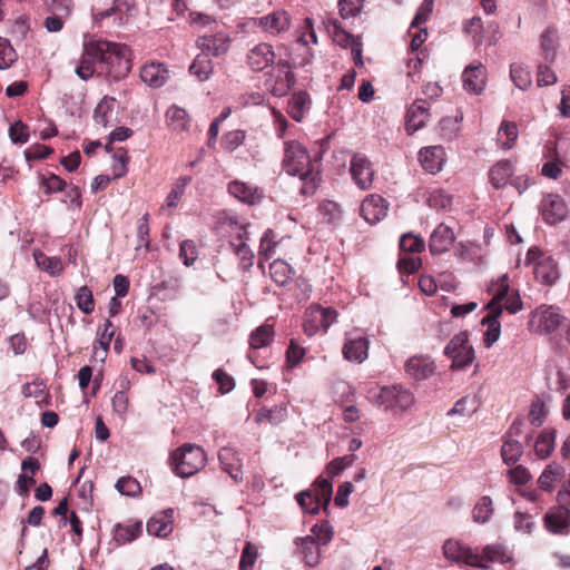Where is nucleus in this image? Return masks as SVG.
Instances as JSON below:
<instances>
[{"mask_svg": "<svg viewBox=\"0 0 570 570\" xmlns=\"http://www.w3.org/2000/svg\"><path fill=\"white\" fill-rule=\"evenodd\" d=\"M130 69V50L126 45L97 39L85 43V51L76 73L82 80H88L96 70H99L101 73L119 79L127 76Z\"/></svg>", "mask_w": 570, "mask_h": 570, "instance_id": "obj_1", "label": "nucleus"}, {"mask_svg": "<svg viewBox=\"0 0 570 570\" xmlns=\"http://www.w3.org/2000/svg\"><path fill=\"white\" fill-rule=\"evenodd\" d=\"M321 156L311 157L306 148L297 140H288L284 146L283 168L292 176H297L304 183L302 193L314 194L321 179Z\"/></svg>", "mask_w": 570, "mask_h": 570, "instance_id": "obj_2", "label": "nucleus"}, {"mask_svg": "<svg viewBox=\"0 0 570 570\" xmlns=\"http://www.w3.org/2000/svg\"><path fill=\"white\" fill-rule=\"evenodd\" d=\"M509 291V277L507 274L502 275L497 282L492 283L489 292L493 295L492 299L487 304L485 308L488 314L482 318L481 324L487 326L483 334V344L490 348L501 335V324L499 317L502 315V299L507 296Z\"/></svg>", "mask_w": 570, "mask_h": 570, "instance_id": "obj_3", "label": "nucleus"}, {"mask_svg": "<svg viewBox=\"0 0 570 570\" xmlns=\"http://www.w3.org/2000/svg\"><path fill=\"white\" fill-rule=\"evenodd\" d=\"M207 455L205 450L194 443H184L169 455V466L179 478H189L205 468Z\"/></svg>", "mask_w": 570, "mask_h": 570, "instance_id": "obj_4", "label": "nucleus"}, {"mask_svg": "<svg viewBox=\"0 0 570 570\" xmlns=\"http://www.w3.org/2000/svg\"><path fill=\"white\" fill-rule=\"evenodd\" d=\"M197 46L202 52L195 58L189 67L191 75L199 81H205L213 72L210 56L219 57L227 52L229 38H198Z\"/></svg>", "mask_w": 570, "mask_h": 570, "instance_id": "obj_5", "label": "nucleus"}, {"mask_svg": "<svg viewBox=\"0 0 570 570\" xmlns=\"http://www.w3.org/2000/svg\"><path fill=\"white\" fill-rule=\"evenodd\" d=\"M366 397L371 403L394 412H403L414 404L413 394L402 385L371 386L366 391Z\"/></svg>", "mask_w": 570, "mask_h": 570, "instance_id": "obj_6", "label": "nucleus"}, {"mask_svg": "<svg viewBox=\"0 0 570 570\" xmlns=\"http://www.w3.org/2000/svg\"><path fill=\"white\" fill-rule=\"evenodd\" d=\"M135 11L134 0H114L108 8H92V21L101 32H111L114 27L126 23Z\"/></svg>", "mask_w": 570, "mask_h": 570, "instance_id": "obj_7", "label": "nucleus"}, {"mask_svg": "<svg viewBox=\"0 0 570 570\" xmlns=\"http://www.w3.org/2000/svg\"><path fill=\"white\" fill-rule=\"evenodd\" d=\"M288 14L284 10H276L262 18H250L239 24L244 33H271L279 35L288 30Z\"/></svg>", "mask_w": 570, "mask_h": 570, "instance_id": "obj_8", "label": "nucleus"}, {"mask_svg": "<svg viewBox=\"0 0 570 570\" xmlns=\"http://www.w3.org/2000/svg\"><path fill=\"white\" fill-rule=\"evenodd\" d=\"M525 264L533 265L535 279L544 285H552L559 278L558 264L554 258L538 247L529 248Z\"/></svg>", "mask_w": 570, "mask_h": 570, "instance_id": "obj_9", "label": "nucleus"}, {"mask_svg": "<svg viewBox=\"0 0 570 570\" xmlns=\"http://www.w3.org/2000/svg\"><path fill=\"white\" fill-rule=\"evenodd\" d=\"M444 355L452 360V370L470 366L475 360V353L469 342V333L463 331L454 335L444 347Z\"/></svg>", "mask_w": 570, "mask_h": 570, "instance_id": "obj_10", "label": "nucleus"}, {"mask_svg": "<svg viewBox=\"0 0 570 570\" xmlns=\"http://www.w3.org/2000/svg\"><path fill=\"white\" fill-rule=\"evenodd\" d=\"M294 83V75L287 61H278L265 80L266 89L275 97L285 96Z\"/></svg>", "mask_w": 570, "mask_h": 570, "instance_id": "obj_11", "label": "nucleus"}, {"mask_svg": "<svg viewBox=\"0 0 570 570\" xmlns=\"http://www.w3.org/2000/svg\"><path fill=\"white\" fill-rule=\"evenodd\" d=\"M350 174L355 185L367 190L372 188L375 170L373 164L363 154H354L350 161Z\"/></svg>", "mask_w": 570, "mask_h": 570, "instance_id": "obj_12", "label": "nucleus"}, {"mask_svg": "<svg viewBox=\"0 0 570 570\" xmlns=\"http://www.w3.org/2000/svg\"><path fill=\"white\" fill-rule=\"evenodd\" d=\"M443 554L446 560L455 563H464L470 567L480 566L481 558L468 544L455 540L448 539L443 544Z\"/></svg>", "mask_w": 570, "mask_h": 570, "instance_id": "obj_13", "label": "nucleus"}, {"mask_svg": "<svg viewBox=\"0 0 570 570\" xmlns=\"http://www.w3.org/2000/svg\"><path fill=\"white\" fill-rule=\"evenodd\" d=\"M410 53L414 57L407 59V78L416 83L421 80V67L429 58V50L424 46L425 38H411Z\"/></svg>", "mask_w": 570, "mask_h": 570, "instance_id": "obj_14", "label": "nucleus"}, {"mask_svg": "<svg viewBox=\"0 0 570 570\" xmlns=\"http://www.w3.org/2000/svg\"><path fill=\"white\" fill-rule=\"evenodd\" d=\"M431 118L430 104L426 99H416L406 111L405 129L409 135L423 128Z\"/></svg>", "mask_w": 570, "mask_h": 570, "instance_id": "obj_15", "label": "nucleus"}, {"mask_svg": "<svg viewBox=\"0 0 570 570\" xmlns=\"http://www.w3.org/2000/svg\"><path fill=\"white\" fill-rule=\"evenodd\" d=\"M464 90L480 95L487 85V69L480 61H473L465 67L462 73Z\"/></svg>", "mask_w": 570, "mask_h": 570, "instance_id": "obj_16", "label": "nucleus"}, {"mask_svg": "<svg viewBox=\"0 0 570 570\" xmlns=\"http://www.w3.org/2000/svg\"><path fill=\"white\" fill-rule=\"evenodd\" d=\"M361 216L371 225L382 220L387 213V202L377 194H371L361 204Z\"/></svg>", "mask_w": 570, "mask_h": 570, "instance_id": "obj_17", "label": "nucleus"}, {"mask_svg": "<svg viewBox=\"0 0 570 570\" xmlns=\"http://www.w3.org/2000/svg\"><path fill=\"white\" fill-rule=\"evenodd\" d=\"M568 208L563 198L559 195L550 194L541 202V215L546 223L557 224L564 219Z\"/></svg>", "mask_w": 570, "mask_h": 570, "instance_id": "obj_18", "label": "nucleus"}, {"mask_svg": "<svg viewBox=\"0 0 570 570\" xmlns=\"http://www.w3.org/2000/svg\"><path fill=\"white\" fill-rule=\"evenodd\" d=\"M543 160L542 176L551 179L560 178L563 173L564 161L558 153L557 142L549 141L544 145Z\"/></svg>", "mask_w": 570, "mask_h": 570, "instance_id": "obj_19", "label": "nucleus"}, {"mask_svg": "<svg viewBox=\"0 0 570 570\" xmlns=\"http://www.w3.org/2000/svg\"><path fill=\"white\" fill-rule=\"evenodd\" d=\"M538 320V326L543 333L554 332L562 323L563 316L554 306H540L532 315L531 321Z\"/></svg>", "mask_w": 570, "mask_h": 570, "instance_id": "obj_20", "label": "nucleus"}, {"mask_svg": "<svg viewBox=\"0 0 570 570\" xmlns=\"http://www.w3.org/2000/svg\"><path fill=\"white\" fill-rule=\"evenodd\" d=\"M455 240L452 228L445 224H440L433 230L429 240V249L432 255H441L448 252Z\"/></svg>", "mask_w": 570, "mask_h": 570, "instance_id": "obj_21", "label": "nucleus"}, {"mask_svg": "<svg viewBox=\"0 0 570 570\" xmlns=\"http://www.w3.org/2000/svg\"><path fill=\"white\" fill-rule=\"evenodd\" d=\"M146 528L150 535L167 538L174 530V510L167 509L154 514L148 520Z\"/></svg>", "mask_w": 570, "mask_h": 570, "instance_id": "obj_22", "label": "nucleus"}, {"mask_svg": "<svg viewBox=\"0 0 570 570\" xmlns=\"http://www.w3.org/2000/svg\"><path fill=\"white\" fill-rule=\"evenodd\" d=\"M419 160L426 171L436 174L445 163V149L440 145L423 147L419 153Z\"/></svg>", "mask_w": 570, "mask_h": 570, "instance_id": "obj_23", "label": "nucleus"}, {"mask_svg": "<svg viewBox=\"0 0 570 570\" xmlns=\"http://www.w3.org/2000/svg\"><path fill=\"white\" fill-rule=\"evenodd\" d=\"M434 371L435 364L430 356L415 355L405 363V372L417 381L428 379Z\"/></svg>", "mask_w": 570, "mask_h": 570, "instance_id": "obj_24", "label": "nucleus"}, {"mask_svg": "<svg viewBox=\"0 0 570 570\" xmlns=\"http://www.w3.org/2000/svg\"><path fill=\"white\" fill-rule=\"evenodd\" d=\"M218 459L223 470L228 473L236 482L243 480L242 459L233 448H222L218 452Z\"/></svg>", "mask_w": 570, "mask_h": 570, "instance_id": "obj_25", "label": "nucleus"}, {"mask_svg": "<svg viewBox=\"0 0 570 570\" xmlns=\"http://www.w3.org/2000/svg\"><path fill=\"white\" fill-rule=\"evenodd\" d=\"M22 474L18 478V493L19 495L27 497L30 487L36 484L35 475L40 470V463L37 458L28 456L21 463Z\"/></svg>", "mask_w": 570, "mask_h": 570, "instance_id": "obj_26", "label": "nucleus"}, {"mask_svg": "<svg viewBox=\"0 0 570 570\" xmlns=\"http://www.w3.org/2000/svg\"><path fill=\"white\" fill-rule=\"evenodd\" d=\"M142 532V522L128 520L124 523L115 524L112 529V540L116 546H124L136 540Z\"/></svg>", "mask_w": 570, "mask_h": 570, "instance_id": "obj_27", "label": "nucleus"}, {"mask_svg": "<svg viewBox=\"0 0 570 570\" xmlns=\"http://www.w3.org/2000/svg\"><path fill=\"white\" fill-rule=\"evenodd\" d=\"M275 53L269 43L262 42L249 50L247 62L254 71H261L273 62Z\"/></svg>", "mask_w": 570, "mask_h": 570, "instance_id": "obj_28", "label": "nucleus"}, {"mask_svg": "<svg viewBox=\"0 0 570 570\" xmlns=\"http://www.w3.org/2000/svg\"><path fill=\"white\" fill-rule=\"evenodd\" d=\"M514 167L510 160H499L489 170V181L495 189L505 187L512 180Z\"/></svg>", "mask_w": 570, "mask_h": 570, "instance_id": "obj_29", "label": "nucleus"}, {"mask_svg": "<svg viewBox=\"0 0 570 570\" xmlns=\"http://www.w3.org/2000/svg\"><path fill=\"white\" fill-rule=\"evenodd\" d=\"M227 189L235 198L249 205L259 203L263 197V191L261 189L239 180L230 181Z\"/></svg>", "mask_w": 570, "mask_h": 570, "instance_id": "obj_30", "label": "nucleus"}, {"mask_svg": "<svg viewBox=\"0 0 570 570\" xmlns=\"http://www.w3.org/2000/svg\"><path fill=\"white\" fill-rule=\"evenodd\" d=\"M167 127L175 132L188 131L191 124V118L188 112L176 105L170 106L166 111Z\"/></svg>", "mask_w": 570, "mask_h": 570, "instance_id": "obj_31", "label": "nucleus"}, {"mask_svg": "<svg viewBox=\"0 0 570 570\" xmlns=\"http://www.w3.org/2000/svg\"><path fill=\"white\" fill-rule=\"evenodd\" d=\"M368 344L366 337L347 340L343 346L342 353L350 362L363 363L368 356Z\"/></svg>", "mask_w": 570, "mask_h": 570, "instance_id": "obj_32", "label": "nucleus"}, {"mask_svg": "<svg viewBox=\"0 0 570 570\" xmlns=\"http://www.w3.org/2000/svg\"><path fill=\"white\" fill-rule=\"evenodd\" d=\"M169 73L166 67L159 62L145 65L140 70V78L151 87H161L168 79Z\"/></svg>", "mask_w": 570, "mask_h": 570, "instance_id": "obj_33", "label": "nucleus"}, {"mask_svg": "<svg viewBox=\"0 0 570 570\" xmlns=\"http://www.w3.org/2000/svg\"><path fill=\"white\" fill-rule=\"evenodd\" d=\"M570 521V509L560 505L554 511H550L544 515V525L552 533H561L568 528Z\"/></svg>", "mask_w": 570, "mask_h": 570, "instance_id": "obj_34", "label": "nucleus"}, {"mask_svg": "<svg viewBox=\"0 0 570 570\" xmlns=\"http://www.w3.org/2000/svg\"><path fill=\"white\" fill-rule=\"evenodd\" d=\"M479 558H481V564L475 566L476 568H485L487 562L507 563L513 560L512 556L508 554L505 546L501 543L487 544L482 553H479Z\"/></svg>", "mask_w": 570, "mask_h": 570, "instance_id": "obj_35", "label": "nucleus"}, {"mask_svg": "<svg viewBox=\"0 0 570 570\" xmlns=\"http://www.w3.org/2000/svg\"><path fill=\"white\" fill-rule=\"evenodd\" d=\"M311 107V99L306 91H297L292 95L287 105V114L295 121H302L305 112Z\"/></svg>", "mask_w": 570, "mask_h": 570, "instance_id": "obj_36", "label": "nucleus"}, {"mask_svg": "<svg viewBox=\"0 0 570 570\" xmlns=\"http://www.w3.org/2000/svg\"><path fill=\"white\" fill-rule=\"evenodd\" d=\"M324 312L321 305H311L305 312L304 332L308 336H313L323 331Z\"/></svg>", "mask_w": 570, "mask_h": 570, "instance_id": "obj_37", "label": "nucleus"}, {"mask_svg": "<svg viewBox=\"0 0 570 570\" xmlns=\"http://www.w3.org/2000/svg\"><path fill=\"white\" fill-rule=\"evenodd\" d=\"M116 100L111 97H104L102 100L97 105L94 111V120L97 125L102 126L104 128L111 125L115 120L114 111H115Z\"/></svg>", "mask_w": 570, "mask_h": 570, "instance_id": "obj_38", "label": "nucleus"}, {"mask_svg": "<svg viewBox=\"0 0 570 570\" xmlns=\"http://www.w3.org/2000/svg\"><path fill=\"white\" fill-rule=\"evenodd\" d=\"M299 552L308 567H315L320 563L321 551L317 540L307 535L299 541Z\"/></svg>", "mask_w": 570, "mask_h": 570, "instance_id": "obj_39", "label": "nucleus"}, {"mask_svg": "<svg viewBox=\"0 0 570 570\" xmlns=\"http://www.w3.org/2000/svg\"><path fill=\"white\" fill-rule=\"evenodd\" d=\"M274 336V325L266 322L250 333L249 346L255 350L266 347L272 344Z\"/></svg>", "mask_w": 570, "mask_h": 570, "instance_id": "obj_40", "label": "nucleus"}, {"mask_svg": "<svg viewBox=\"0 0 570 570\" xmlns=\"http://www.w3.org/2000/svg\"><path fill=\"white\" fill-rule=\"evenodd\" d=\"M287 416V410L283 405H274L272 407H261L255 414L256 423L279 424Z\"/></svg>", "mask_w": 570, "mask_h": 570, "instance_id": "obj_41", "label": "nucleus"}, {"mask_svg": "<svg viewBox=\"0 0 570 570\" xmlns=\"http://www.w3.org/2000/svg\"><path fill=\"white\" fill-rule=\"evenodd\" d=\"M313 495L315 497V501L318 503L320 507H324V509L327 508L332 500V493H333V484L328 479H324L322 476H318L314 484H313Z\"/></svg>", "mask_w": 570, "mask_h": 570, "instance_id": "obj_42", "label": "nucleus"}, {"mask_svg": "<svg viewBox=\"0 0 570 570\" xmlns=\"http://www.w3.org/2000/svg\"><path fill=\"white\" fill-rule=\"evenodd\" d=\"M494 513L493 501L489 495L481 497L472 510L473 521L476 523H487Z\"/></svg>", "mask_w": 570, "mask_h": 570, "instance_id": "obj_43", "label": "nucleus"}, {"mask_svg": "<svg viewBox=\"0 0 570 570\" xmlns=\"http://www.w3.org/2000/svg\"><path fill=\"white\" fill-rule=\"evenodd\" d=\"M22 395L24 397H33L40 405H49L50 395L47 392V386L43 381L35 380L31 383H26L22 386Z\"/></svg>", "mask_w": 570, "mask_h": 570, "instance_id": "obj_44", "label": "nucleus"}, {"mask_svg": "<svg viewBox=\"0 0 570 570\" xmlns=\"http://www.w3.org/2000/svg\"><path fill=\"white\" fill-rule=\"evenodd\" d=\"M556 431L544 430L542 431L534 444V452L540 459H547L551 455L554 449Z\"/></svg>", "mask_w": 570, "mask_h": 570, "instance_id": "obj_45", "label": "nucleus"}, {"mask_svg": "<svg viewBox=\"0 0 570 570\" xmlns=\"http://www.w3.org/2000/svg\"><path fill=\"white\" fill-rule=\"evenodd\" d=\"M518 126L512 121H502L499 130H498V144L504 148L510 149L513 147L515 140L518 139Z\"/></svg>", "mask_w": 570, "mask_h": 570, "instance_id": "obj_46", "label": "nucleus"}, {"mask_svg": "<svg viewBox=\"0 0 570 570\" xmlns=\"http://www.w3.org/2000/svg\"><path fill=\"white\" fill-rule=\"evenodd\" d=\"M269 275L277 285L284 286L291 281L293 269L285 261L275 259L269 265Z\"/></svg>", "mask_w": 570, "mask_h": 570, "instance_id": "obj_47", "label": "nucleus"}, {"mask_svg": "<svg viewBox=\"0 0 570 570\" xmlns=\"http://www.w3.org/2000/svg\"><path fill=\"white\" fill-rule=\"evenodd\" d=\"M522 453L523 446L519 441L505 438L501 446V456L505 464H515L521 458Z\"/></svg>", "mask_w": 570, "mask_h": 570, "instance_id": "obj_48", "label": "nucleus"}, {"mask_svg": "<svg viewBox=\"0 0 570 570\" xmlns=\"http://www.w3.org/2000/svg\"><path fill=\"white\" fill-rule=\"evenodd\" d=\"M510 78L521 90H527L532 83L530 70L520 63H512L510 67Z\"/></svg>", "mask_w": 570, "mask_h": 570, "instance_id": "obj_49", "label": "nucleus"}, {"mask_svg": "<svg viewBox=\"0 0 570 570\" xmlns=\"http://www.w3.org/2000/svg\"><path fill=\"white\" fill-rule=\"evenodd\" d=\"M75 302L77 307L85 314H91L95 311L94 295L87 285H83L77 289Z\"/></svg>", "mask_w": 570, "mask_h": 570, "instance_id": "obj_50", "label": "nucleus"}, {"mask_svg": "<svg viewBox=\"0 0 570 570\" xmlns=\"http://www.w3.org/2000/svg\"><path fill=\"white\" fill-rule=\"evenodd\" d=\"M400 248L403 254L421 253L425 248V242L422 237L411 233L404 234L400 239Z\"/></svg>", "mask_w": 570, "mask_h": 570, "instance_id": "obj_51", "label": "nucleus"}, {"mask_svg": "<svg viewBox=\"0 0 570 570\" xmlns=\"http://www.w3.org/2000/svg\"><path fill=\"white\" fill-rule=\"evenodd\" d=\"M246 138V131L242 129H235L227 131L222 137V147L227 153H233L236 150L239 146H242Z\"/></svg>", "mask_w": 570, "mask_h": 570, "instance_id": "obj_52", "label": "nucleus"}, {"mask_svg": "<svg viewBox=\"0 0 570 570\" xmlns=\"http://www.w3.org/2000/svg\"><path fill=\"white\" fill-rule=\"evenodd\" d=\"M115 487L124 495L137 497L141 493L140 483L130 475L118 479Z\"/></svg>", "mask_w": 570, "mask_h": 570, "instance_id": "obj_53", "label": "nucleus"}, {"mask_svg": "<svg viewBox=\"0 0 570 570\" xmlns=\"http://www.w3.org/2000/svg\"><path fill=\"white\" fill-rule=\"evenodd\" d=\"M18 55L8 38H0V69L9 68Z\"/></svg>", "mask_w": 570, "mask_h": 570, "instance_id": "obj_54", "label": "nucleus"}, {"mask_svg": "<svg viewBox=\"0 0 570 570\" xmlns=\"http://www.w3.org/2000/svg\"><path fill=\"white\" fill-rule=\"evenodd\" d=\"M190 181L191 177L189 176H183L176 181L171 191L166 198V205L168 207L177 206L178 200L181 198L183 194L185 193V188L190 184Z\"/></svg>", "mask_w": 570, "mask_h": 570, "instance_id": "obj_55", "label": "nucleus"}, {"mask_svg": "<svg viewBox=\"0 0 570 570\" xmlns=\"http://www.w3.org/2000/svg\"><path fill=\"white\" fill-rule=\"evenodd\" d=\"M421 258L413 254H402L397 261V268L401 274H413L419 271Z\"/></svg>", "mask_w": 570, "mask_h": 570, "instance_id": "obj_56", "label": "nucleus"}, {"mask_svg": "<svg viewBox=\"0 0 570 570\" xmlns=\"http://www.w3.org/2000/svg\"><path fill=\"white\" fill-rule=\"evenodd\" d=\"M296 501L299 507L307 513L317 514L321 507L315 501V497L311 490H305L296 494Z\"/></svg>", "mask_w": 570, "mask_h": 570, "instance_id": "obj_57", "label": "nucleus"}, {"mask_svg": "<svg viewBox=\"0 0 570 570\" xmlns=\"http://www.w3.org/2000/svg\"><path fill=\"white\" fill-rule=\"evenodd\" d=\"M426 202L430 207L442 209L451 205V196L443 189L435 188L429 191Z\"/></svg>", "mask_w": 570, "mask_h": 570, "instance_id": "obj_58", "label": "nucleus"}, {"mask_svg": "<svg viewBox=\"0 0 570 570\" xmlns=\"http://www.w3.org/2000/svg\"><path fill=\"white\" fill-rule=\"evenodd\" d=\"M179 257L186 266H190L198 258L197 246L194 240L186 239L180 243Z\"/></svg>", "mask_w": 570, "mask_h": 570, "instance_id": "obj_59", "label": "nucleus"}, {"mask_svg": "<svg viewBox=\"0 0 570 570\" xmlns=\"http://www.w3.org/2000/svg\"><path fill=\"white\" fill-rule=\"evenodd\" d=\"M257 556V548L253 543L246 542L239 560V570H252Z\"/></svg>", "mask_w": 570, "mask_h": 570, "instance_id": "obj_60", "label": "nucleus"}, {"mask_svg": "<svg viewBox=\"0 0 570 570\" xmlns=\"http://www.w3.org/2000/svg\"><path fill=\"white\" fill-rule=\"evenodd\" d=\"M364 6V0H340V14L343 19L355 17Z\"/></svg>", "mask_w": 570, "mask_h": 570, "instance_id": "obj_61", "label": "nucleus"}, {"mask_svg": "<svg viewBox=\"0 0 570 570\" xmlns=\"http://www.w3.org/2000/svg\"><path fill=\"white\" fill-rule=\"evenodd\" d=\"M213 379L218 384V391L222 394L229 393L235 387V380L223 368H217L213 373Z\"/></svg>", "mask_w": 570, "mask_h": 570, "instance_id": "obj_62", "label": "nucleus"}, {"mask_svg": "<svg viewBox=\"0 0 570 570\" xmlns=\"http://www.w3.org/2000/svg\"><path fill=\"white\" fill-rule=\"evenodd\" d=\"M306 351L299 346L294 340H291L286 350V363L289 367H295L304 358Z\"/></svg>", "mask_w": 570, "mask_h": 570, "instance_id": "obj_63", "label": "nucleus"}, {"mask_svg": "<svg viewBox=\"0 0 570 570\" xmlns=\"http://www.w3.org/2000/svg\"><path fill=\"white\" fill-rule=\"evenodd\" d=\"M547 409L544 403L537 399L531 403L530 412H529V421L534 426H541L543 423V420L547 415Z\"/></svg>", "mask_w": 570, "mask_h": 570, "instance_id": "obj_64", "label": "nucleus"}]
</instances>
